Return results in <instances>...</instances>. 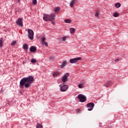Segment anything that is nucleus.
<instances>
[{
	"label": "nucleus",
	"mask_w": 128,
	"mask_h": 128,
	"mask_svg": "<svg viewBox=\"0 0 128 128\" xmlns=\"http://www.w3.org/2000/svg\"><path fill=\"white\" fill-rule=\"evenodd\" d=\"M95 16H96V18H100V14H98V12H96V13Z\"/></svg>",
	"instance_id": "nucleus-26"
},
{
	"label": "nucleus",
	"mask_w": 128,
	"mask_h": 128,
	"mask_svg": "<svg viewBox=\"0 0 128 128\" xmlns=\"http://www.w3.org/2000/svg\"><path fill=\"white\" fill-rule=\"evenodd\" d=\"M30 52H36V47L34 46H31L30 48Z\"/></svg>",
	"instance_id": "nucleus-12"
},
{
	"label": "nucleus",
	"mask_w": 128,
	"mask_h": 128,
	"mask_svg": "<svg viewBox=\"0 0 128 128\" xmlns=\"http://www.w3.org/2000/svg\"><path fill=\"white\" fill-rule=\"evenodd\" d=\"M53 76H60V72H54L52 74Z\"/></svg>",
	"instance_id": "nucleus-16"
},
{
	"label": "nucleus",
	"mask_w": 128,
	"mask_h": 128,
	"mask_svg": "<svg viewBox=\"0 0 128 128\" xmlns=\"http://www.w3.org/2000/svg\"><path fill=\"white\" fill-rule=\"evenodd\" d=\"M118 60H120V59H116V60H115V62H118Z\"/></svg>",
	"instance_id": "nucleus-33"
},
{
	"label": "nucleus",
	"mask_w": 128,
	"mask_h": 128,
	"mask_svg": "<svg viewBox=\"0 0 128 128\" xmlns=\"http://www.w3.org/2000/svg\"><path fill=\"white\" fill-rule=\"evenodd\" d=\"M78 112H80V110H78Z\"/></svg>",
	"instance_id": "nucleus-34"
},
{
	"label": "nucleus",
	"mask_w": 128,
	"mask_h": 128,
	"mask_svg": "<svg viewBox=\"0 0 128 128\" xmlns=\"http://www.w3.org/2000/svg\"><path fill=\"white\" fill-rule=\"evenodd\" d=\"M18 0V2H20V0Z\"/></svg>",
	"instance_id": "nucleus-35"
},
{
	"label": "nucleus",
	"mask_w": 128,
	"mask_h": 128,
	"mask_svg": "<svg viewBox=\"0 0 128 128\" xmlns=\"http://www.w3.org/2000/svg\"><path fill=\"white\" fill-rule=\"evenodd\" d=\"M36 128H42V125L38 123L36 125Z\"/></svg>",
	"instance_id": "nucleus-21"
},
{
	"label": "nucleus",
	"mask_w": 128,
	"mask_h": 128,
	"mask_svg": "<svg viewBox=\"0 0 128 128\" xmlns=\"http://www.w3.org/2000/svg\"><path fill=\"white\" fill-rule=\"evenodd\" d=\"M70 76V74L68 73H66L64 76L62 77V80L63 82V83L66 82H68V77Z\"/></svg>",
	"instance_id": "nucleus-4"
},
{
	"label": "nucleus",
	"mask_w": 128,
	"mask_h": 128,
	"mask_svg": "<svg viewBox=\"0 0 128 128\" xmlns=\"http://www.w3.org/2000/svg\"><path fill=\"white\" fill-rule=\"evenodd\" d=\"M16 44V41L14 40L11 42V46H14Z\"/></svg>",
	"instance_id": "nucleus-25"
},
{
	"label": "nucleus",
	"mask_w": 128,
	"mask_h": 128,
	"mask_svg": "<svg viewBox=\"0 0 128 128\" xmlns=\"http://www.w3.org/2000/svg\"><path fill=\"white\" fill-rule=\"evenodd\" d=\"M86 106L89 108L88 109V110L90 112V110H94V104L92 102L88 103L86 104Z\"/></svg>",
	"instance_id": "nucleus-5"
},
{
	"label": "nucleus",
	"mask_w": 128,
	"mask_h": 128,
	"mask_svg": "<svg viewBox=\"0 0 128 128\" xmlns=\"http://www.w3.org/2000/svg\"><path fill=\"white\" fill-rule=\"evenodd\" d=\"M64 22L66 24H70V22H72V20L70 19H67V20H66Z\"/></svg>",
	"instance_id": "nucleus-23"
},
{
	"label": "nucleus",
	"mask_w": 128,
	"mask_h": 128,
	"mask_svg": "<svg viewBox=\"0 0 128 128\" xmlns=\"http://www.w3.org/2000/svg\"><path fill=\"white\" fill-rule=\"evenodd\" d=\"M70 31L71 34H74V32H76V30L74 28H70Z\"/></svg>",
	"instance_id": "nucleus-18"
},
{
	"label": "nucleus",
	"mask_w": 128,
	"mask_h": 128,
	"mask_svg": "<svg viewBox=\"0 0 128 128\" xmlns=\"http://www.w3.org/2000/svg\"><path fill=\"white\" fill-rule=\"evenodd\" d=\"M78 100H80V102H84L86 101V97L82 94L78 95Z\"/></svg>",
	"instance_id": "nucleus-2"
},
{
	"label": "nucleus",
	"mask_w": 128,
	"mask_h": 128,
	"mask_svg": "<svg viewBox=\"0 0 128 128\" xmlns=\"http://www.w3.org/2000/svg\"><path fill=\"white\" fill-rule=\"evenodd\" d=\"M52 24H54H54H56V22H54V21H52Z\"/></svg>",
	"instance_id": "nucleus-32"
},
{
	"label": "nucleus",
	"mask_w": 128,
	"mask_h": 128,
	"mask_svg": "<svg viewBox=\"0 0 128 128\" xmlns=\"http://www.w3.org/2000/svg\"><path fill=\"white\" fill-rule=\"evenodd\" d=\"M23 48L25 50H28V46L27 44H24L23 45Z\"/></svg>",
	"instance_id": "nucleus-17"
},
{
	"label": "nucleus",
	"mask_w": 128,
	"mask_h": 128,
	"mask_svg": "<svg viewBox=\"0 0 128 128\" xmlns=\"http://www.w3.org/2000/svg\"><path fill=\"white\" fill-rule=\"evenodd\" d=\"M102 122L99 123V127L100 128H102Z\"/></svg>",
	"instance_id": "nucleus-31"
},
{
	"label": "nucleus",
	"mask_w": 128,
	"mask_h": 128,
	"mask_svg": "<svg viewBox=\"0 0 128 128\" xmlns=\"http://www.w3.org/2000/svg\"><path fill=\"white\" fill-rule=\"evenodd\" d=\"M16 23L18 26H24L22 24V18H18L16 20Z\"/></svg>",
	"instance_id": "nucleus-8"
},
{
	"label": "nucleus",
	"mask_w": 128,
	"mask_h": 128,
	"mask_svg": "<svg viewBox=\"0 0 128 128\" xmlns=\"http://www.w3.org/2000/svg\"><path fill=\"white\" fill-rule=\"evenodd\" d=\"M82 58L78 57L70 59V64H76V62H78V60H81Z\"/></svg>",
	"instance_id": "nucleus-6"
},
{
	"label": "nucleus",
	"mask_w": 128,
	"mask_h": 128,
	"mask_svg": "<svg viewBox=\"0 0 128 128\" xmlns=\"http://www.w3.org/2000/svg\"><path fill=\"white\" fill-rule=\"evenodd\" d=\"M112 84V81L107 82L104 83V86H106V88H108V86H110Z\"/></svg>",
	"instance_id": "nucleus-14"
},
{
	"label": "nucleus",
	"mask_w": 128,
	"mask_h": 128,
	"mask_svg": "<svg viewBox=\"0 0 128 128\" xmlns=\"http://www.w3.org/2000/svg\"><path fill=\"white\" fill-rule=\"evenodd\" d=\"M0 48L2 46V40H0Z\"/></svg>",
	"instance_id": "nucleus-29"
},
{
	"label": "nucleus",
	"mask_w": 128,
	"mask_h": 128,
	"mask_svg": "<svg viewBox=\"0 0 128 128\" xmlns=\"http://www.w3.org/2000/svg\"><path fill=\"white\" fill-rule=\"evenodd\" d=\"M63 42H66V36H64L62 38Z\"/></svg>",
	"instance_id": "nucleus-30"
},
{
	"label": "nucleus",
	"mask_w": 128,
	"mask_h": 128,
	"mask_svg": "<svg viewBox=\"0 0 128 128\" xmlns=\"http://www.w3.org/2000/svg\"><path fill=\"white\" fill-rule=\"evenodd\" d=\"M43 20L45 22H48V21H50L49 15L48 14H44V17H43Z\"/></svg>",
	"instance_id": "nucleus-10"
},
{
	"label": "nucleus",
	"mask_w": 128,
	"mask_h": 128,
	"mask_svg": "<svg viewBox=\"0 0 128 128\" xmlns=\"http://www.w3.org/2000/svg\"><path fill=\"white\" fill-rule=\"evenodd\" d=\"M28 38L32 40H34V31L30 29H28Z\"/></svg>",
	"instance_id": "nucleus-3"
},
{
	"label": "nucleus",
	"mask_w": 128,
	"mask_h": 128,
	"mask_svg": "<svg viewBox=\"0 0 128 128\" xmlns=\"http://www.w3.org/2000/svg\"><path fill=\"white\" fill-rule=\"evenodd\" d=\"M37 4L36 0H32L33 4Z\"/></svg>",
	"instance_id": "nucleus-28"
},
{
	"label": "nucleus",
	"mask_w": 128,
	"mask_h": 128,
	"mask_svg": "<svg viewBox=\"0 0 128 128\" xmlns=\"http://www.w3.org/2000/svg\"><path fill=\"white\" fill-rule=\"evenodd\" d=\"M50 59L52 60V57L50 58Z\"/></svg>",
	"instance_id": "nucleus-36"
},
{
	"label": "nucleus",
	"mask_w": 128,
	"mask_h": 128,
	"mask_svg": "<svg viewBox=\"0 0 128 128\" xmlns=\"http://www.w3.org/2000/svg\"><path fill=\"white\" fill-rule=\"evenodd\" d=\"M78 87L79 88H84V84H80L78 86Z\"/></svg>",
	"instance_id": "nucleus-24"
},
{
	"label": "nucleus",
	"mask_w": 128,
	"mask_h": 128,
	"mask_svg": "<svg viewBox=\"0 0 128 128\" xmlns=\"http://www.w3.org/2000/svg\"><path fill=\"white\" fill-rule=\"evenodd\" d=\"M113 16H114V18H118V16H120V14H118V12H114L113 14Z\"/></svg>",
	"instance_id": "nucleus-19"
},
{
	"label": "nucleus",
	"mask_w": 128,
	"mask_h": 128,
	"mask_svg": "<svg viewBox=\"0 0 128 128\" xmlns=\"http://www.w3.org/2000/svg\"><path fill=\"white\" fill-rule=\"evenodd\" d=\"M36 59H32L31 60V62H32V64H34V62H36Z\"/></svg>",
	"instance_id": "nucleus-27"
},
{
	"label": "nucleus",
	"mask_w": 128,
	"mask_h": 128,
	"mask_svg": "<svg viewBox=\"0 0 128 128\" xmlns=\"http://www.w3.org/2000/svg\"><path fill=\"white\" fill-rule=\"evenodd\" d=\"M34 82V78L32 76L24 78L20 80L19 86L20 88H24V86L26 88H28Z\"/></svg>",
	"instance_id": "nucleus-1"
},
{
	"label": "nucleus",
	"mask_w": 128,
	"mask_h": 128,
	"mask_svg": "<svg viewBox=\"0 0 128 128\" xmlns=\"http://www.w3.org/2000/svg\"><path fill=\"white\" fill-rule=\"evenodd\" d=\"M66 64H68V62L64 61L63 62L62 64L60 66V67L61 68H64L66 66Z\"/></svg>",
	"instance_id": "nucleus-15"
},
{
	"label": "nucleus",
	"mask_w": 128,
	"mask_h": 128,
	"mask_svg": "<svg viewBox=\"0 0 128 128\" xmlns=\"http://www.w3.org/2000/svg\"><path fill=\"white\" fill-rule=\"evenodd\" d=\"M78 0H72L70 4V8H74L75 4H76V2H78Z\"/></svg>",
	"instance_id": "nucleus-11"
},
{
	"label": "nucleus",
	"mask_w": 128,
	"mask_h": 128,
	"mask_svg": "<svg viewBox=\"0 0 128 128\" xmlns=\"http://www.w3.org/2000/svg\"><path fill=\"white\" fill-rule=\"evenodd\" d=\"M60 86L61 92H66L68 89V85L64 84L62 86V85H60Z\"/></svg>",
	"instance_id": "nucleus-7"
},
{
	"label": "nucleus",
	"mask_w": 128,
	"mask_h": 128,
	"mask_svg": "<svg viewBox=\"0 0 128 128\" xmlns=\"http://www.w3.org/2000/svg\"><path fill=\"white\" fill-rule=\"evenodd\" d=\"M120 3H116L115 4V6L116 8H120Z\"/></svg>",
	"instance_id": "nucleus-20"
},
{
	"label": "nucleus",
	"mask_w": 128,
	"mask_h": 128,
	"mask_svg": "<svg viewBox=\"0 0 128 128\" xmlns=\"http://www.w3.org/2000/svg\"><path fill=\"white\" fill-rule=\"evenodd\" d=\"M44 40H46V38L44 37L42 38V44H44L46 46H48V42H44Z\"/></svg>",
	"instance_id": "nucleus-13"
},
{
	"label": "nucleus",
	"mask_w": 128,
	"mask_h": 128,
	"mask_svg": "<svg viewBox=\"0 0 128 128\" xmlns=\"http://www.w3.org/2000/svg\"><path fill=\"white\" fill-rule=\"evenodd\" d=\"M60 7H56L55 8V12H60Z\"/></svg>",
	"instance_id": "nucleus-22"
},
{
	"label": "nucleus",
	"mask_w": 128,
	"mask_h": 128,
	"mask_svg": "<svg viewBox=\"0 0 128 128\" xmlns=\"http://www.w3.org/2000/svg\"><path fill=\"white\" fill-rule=\"evenodd\" d=\"M55 18H56V14H51L49 15V22H52L54 20Z\"/></svg>",
	"instance_id": "nucleus-9"
}]
</instances>
